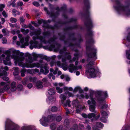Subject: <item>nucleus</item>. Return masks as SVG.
Returning a JSON list of instances; mask_svg holds the SVG:
<instances>
[{
    "instance_id": "nucleus-37",
    "label": "nucleus",
    "mask_w": 130,
    "mask_h": 130,
    "mask_svg": "<svg viewBox=\"0 0 130 130\" xmlns=\"http://www.w3.org/2000/svg\"><path fill=\"white\" fill-rule=\"evenodd\" d=\"M56 126V125L55 124L52 123L51 124L50 127L51 129L53 130H54Z\"/></svg>"
},
{
    "instance_id": "nucleus-7",
    "label": "nucleus",
    "mask_w": 130,
    "mask_h": 130,
    "mask_svg": "<svg viewBox=\"0 0 130 130\" xmlns=\"http://www.w3.org/2000/svg\"><path fill=\"white\" fill-rule=\"evenodd\" d=\"M55 117V115H49L47 117H43L40 120L41 124L43 126H46L47 125V123L52 121Z\"/></svg>"
},
{
    "instance_id": "nucleus-58",
    "label": "nucleus",
    "mask_w": 130,
    "mask_h": 130,
    "mask_svg": "<svg viewBox=\"0 0 130 130\" xmlns=\"http://www.w3.org/2000/svg\"><path fill=\"white\" fill-rule=\"evenodd\" d=\"M108 105L106 104H105L102 107V109H104L108 107Z\"/></svg>"
},
{
    "instance_id": "nucleus-2",
    "label": "nucleus",
    "mask_w": 130,
    "mask_h": 130,
    "mask_svg": "<svg viewBox=\"0 0 130 130\" xmlns=\"http://www.w3.org/2000/svg\"><path fill=\"white\" fill-rule=\"evenodd\" d=\"M41 32V29H39L34 31L30 33V35L31 36L34 35H35L32 38L34 42H33L32 41H31L30 42V44H31V45L30 46V48L31 49H32L33 48H36L37 47V45L38 44V43L37 41H35L37 39H39L41 42H43L45 43H46V42L45 41V37L48 35V32H43V35L44 36V37H43L41 36L39 37V35H40Z\"/></svg>"
},
{
    "instance_id": "nucleus-22",
    "label": "nucleus",
    "mask_w": 130,
    "mask_h": 130,
    "mask_svg": "<svg viewBox=\"0 0 130 130\" xmlns=\"http://www.w3.org/2000/svg\"><path fill=\"white\" fill-rule=\"evenodd\" d=\"M48 91V93L50 95V96H52V95H53L55 93V92L53 89H49Z\"/></svg>"
},
{
    "instance_id": "nucleus-59",
    "label": "nucleus",
    "mask_w": 130,
    "mask_h": 130,
    "mask_svg": "<svg viewBox=\"0 0 130 130\" xmlns=\"http://www.w3.org/2000/svg\"><path fill=\"white\" fill-rule=\"evenodd\" d=\"M42 80L43 82L46 83L47 82V79L46 78H44L42 79Z\"/></svg>"
},
{
    "instance_id": "nucleus-42",
    "label": "nucleus",
    "mask_w": 130,
    "mask_h": 130,
    "mask_svg": "<svg viewBox=\"0 0 130 130\" xmlns=\"http://www.w3.org/2000/svg\"><path fill=\"white\" fill-rule=\"evenodd\" d=\"M44 10L48 14H49L51 17H52L53 15L52 13H50L48 10H47V8L46 7H44Z\"/></svg>"
},
{
    "instance_id": "nucleus-28",
    "label": "nucleus",
    "mask_w": 130,
    "mask_h": 130,
    "mask_svg": "<svg viewBox=\"0 0 130 130\" xmlns=\"http://www.w3.org/2000/svg\"><path fill=\"white\" fill-rule=\"evenodd\" d=\"M71 102L69 100H67L66 101V103H64L63 104L64 106L65 107H66L67 106H68L69 107H71V105L70 104Z\"/></svg>"
},
{
    "instance_id": "nucleus-55",
    "label": "nucleus",
    "mask_w": 130,
    "mask_h": 130,
    "mask_svg": "<svg viewBox=\"0 0 130 130\" xmlns=\"http://www.w3.org/2000/svg\"><path fill=\"white\" fill-rule=\"evenodd\" d=\"M66 94H68L69 97H73V95L72 93L69 92H67Z\"/></svg>"
},
{
    "instance_id": "nucleus-38",
    "label": "nucleus",
    "mask_w": 130,
    "mask_h": 130,
    "mask_svg": "<svg viewBox=\"0 0 130 130\" xmlns=\"http://www.w3.org/2000/svg\"><path fill=\"white\" fill-rule=\"evenodd\" d=\"M69 124V120L68 119H65L64 122V125L67 126Z\"/></svg>"
},
{
    "instance_id": "nucleus-16",
    "label": "nucleus",
    "mask_w": 130,
    "mask_h": 130,
    "mask_svg": "<svg viewBox=\"0 0 130 130\" xmlns=\"http://www.w3.org/2000/svg\"><path fill=\"white\" fill-rule=\"evenodd\" d=\"M56 101V98L53 96H50L48 97V100H47L48 103H53Z\"/></svg>"
},
{
    "instance_id": "nucleus-19",
    "label": "nucleus",
    "mask_w": 130,
    "mask_h": 130,
    "mask_svg": "<svg viewBox=\"0 0 130 130\" xmlns=\"http://www.w3.org/2000/svg\"><path fill=\"white\" fill-rule=\"evenodd\" d=\"M17 89V87L16 86L15 82H12L11 85L10 90L12 91H14L16 90Z\"/></svg>"
},
{
    "instance_id": "nucleus-32",
    "label": "nucleus",
    "mask_w": 130,
    "mask_h": 130,
    "mask_svg": "<svg viewBox=\"0 0 130 130\" xmlns=\"http://www.w3.org/2000/svg\"><path fill=\"white\" fill-rule=\"evenodd\" d=\"M66 9V5H64L63 7H62L60 9L59 8H57L56 10H57V11L58 12L57 14L58 13V12H59L60 11H62L63 10H64Z\"/></svg>"
},
{
    "instance_id": "nucleus-1",
    "label": "nucleus",
    "mask_w": 130,
    "mask_h": 130,
    "mask_svg": "<svg viewBox=\"0 0 130 130\" xmlns=\"http://www.w3.org/2000/svg\"><path fill=\"white\" fill-rule=\"evenodd\" d=\"M24 55L23 53H20L18 54H12L11 57L14 60L15 65L18 64L19 66H21L23 68H32L36 67L38 68L40 67L39 63H32L34 61V60L31 55L29 54H27L26 56L28 58L26 59V63H23V61L25 59Z\"/></svg>"
},
{
    "instance_id": "nucleus-50",
    "label": "nucleus",
    "mask_w": 130,
    "mask_h": 130,
    "mask_svg": "<svg viewBox=\"0 0 130 130\" xmlns=\"http://www.w3.org/2000/svg\"><path fill=\"white\" fill-rule=\"evenodd\" d=\"M2 43L3 44H5L6 43L7 40L6 39L4 38H3L2 39Z\"/></svg>"
},
{
    "instance_id": "nucleus-26",
    "label": "nucleus",
    "mask_w": 130,
    "mask_h": 130,
    "mask_svg": "<svg viewBox=\"0 0 130 130\" xmlns=\"http://www.w3.org/2000/svg\"><path fill=\"white\" fill-rule=\"evenodd\" d=\"M83 109V107L81 105H79L76 108V112L77 113L80 112V111Z\"/></svg>"
},
{
    "instance_id": "nucleus-52",
    "label": "nucleus",
    "mask_w": 130,
    "mask_h": 130,
    "mask_svg": "<svg viewBox=\"0 0 130 130\" xmlns=\"http://www.w3.org/2000/svg\"><path fill=\"white\" fill-rule=\"evenodd\" d=\"M23 3L21 1H19L18 2L17 5L18 6H21L23 5Z\"/></svg>"
},
{
    "instance_id": "nucleus-43",
    "label": "nucleus",
    "mask_w": 130,
    "mask_h": 130,
    "mask_svg": "<svg viewBox=\"0 0 130 130\" xmlns=\"http://www.w3.org/2000/svg\"><path fill=\"white\" fill-rule=\"evenodd\" d=\"M5 6L4 4H0V11H3V8H4Z\"/></svg>"
},
{
    "instance_id": "nucleus-49",
    "label": "nucleus",
    "mask_w": 130,
    "mask_h": 130,
    "mask_svg": "<svg viewBox=\"0 0 130 130\" xmlns=\"http://www.w3.org/2000/svg\"><path fill=\"white\" fill-rule=\"evenodd\" d=\"M2 78L3 80L5 81H7L9 79L8 77L6 76H4L2 77Z\"/></svg>"
},
{
    "instance_id": "nucleus-47",
    "label": "nucleus",
    "mask_w": 130,
    "mask_h": 130,
    "mask_svg": "<svg viewBox=\"0 0 130 130\" xmlns=\"http://www.w3.org/2000/svg\"><path fill=\"white\" fill-rule=\"evenodd\" d=\"M2 14L3 15L5 18H7L8 16L7 14L5 11H3Z\"/></svg>"
},
{
    "instance_id": "nucleus-53",
    "label": "nucleus",
    "mask_w": 130,
    "mask_h": 130,
    "mask_svg": "<svg viewBox=\"0 0 130 130\" xmlns=\"http://www.w3.org/2000/svg\"><path fill=\"white\" fill-rule=\"evenodd\" d=\"M32 85L31 83L28 84L27 85V87L29 89H30L32 87Z\"/></svg>"
},
{
    "instance_id": "nucleus-57",
    "label": "nucleus",
    "mask_w": 130,
    "mask_h": 130,
    "mask_svg": "<svg viewBox=\"0 0 130 130\" xmlns=\"http://www.w3.org/2000/svg\"><path fill=\"white\" fill-rule=\"evenodd\" d=\"M57 130H62V126L61 125L58 126L57 128Z\"/></svg>"
},
{
    "instance_id": "nucleus-63",
    "label": "nucleus",
    "mask_w": 130,
    "mask_h": 130,
    "mask_svg": "<svg viewBox=\"0 0 130 130\" xmlns=\"http://www.w3.org/2000/svg\"><path fill=\"white\" fill-rule=\"evenodd\" d=\"M54 39L53 38H51L48 41V42L49 43H51L52 42H53L54 41Z\"/></svg>"
},
{
    "instance_id": "nucleus-15",
    "label": "nucleus",
    "mask_w": 130,
    "mask_h": 130,
    "mask_svg": "<svg viewBox=\"0 0 130 130\" xmlns=\"http://www.w3.org/2000/svg\"><path fill=\"white\" fill-rule=\"evenodd\" d=\"M47 64H45V66L43 67L42 66L40 67L41 68H43L44 69V70L43 69H41L40 70V72L44 74H46L48 73L49 71L48 68L47 67Z\"/></svg>"
},
{
    "instance_id": "nucleus-25",
    "label": "nucleus",
    "mask_w": 130,
    "mask_h": 130,
    "mask_svg": "<svg viewBox=\"0 0 130 130\" xmlns=\"http://www.w3.org/2000/svg\"><path fill=\"white\" fill-rule=\"evenodd\" d=\"M78 91H79L80 92H82L83 91L81 88L79 86L75 87L73 90V92H75Z\"/></svg>"
},
{
    "instance_id": "nucleus-6",
    "label": "nucleus",
    "mask_w": 130,
    "mask_h": 130,
    "mask_svg": "<svg viewBox=\"0 0 130 130\" xmlns=\"http://www.w3.org/2000/svg\"><path fill=\"white\" fill-rule=\"evenodd\" d=\"M18 37L19 38L20 42L18 41L16 43L17 44L20 46L22 48H25V46H27L28 45V41L29 37L27 36L25 38L24 40V38L22 37V34H19L18 35Z\"/></svg>"
},
{
    "instance_id": "nucleus-5",
    "label": "nucleus",
    "mask_w": 130,
    "mask_h": 130,
    "mask_svg": "<svg viewBox=\"0 0 130 130\" xmlns=\"http://www.w3.org/2000/svg\"><path fill=\"white\" fill-rule=\"evenodd\" d=\"M94 64V61H91L86 66V73L90 77H95L98 72L92 66Z\"/></svg>"
},
{
    "instance_id": "nucleus-39",
    "label": "nucleus",
    "mask_w": 130,
    "mask_h": 130,
    "mask_svg": "<svg viewBox=\"0 0 130 130\" xmlns=\"http://www.w3.org/2000/svg\"><path fill=\"white\" fill-rule=\"evenodd\" d=\"M62 119V117L61 116H57L56 118V121L58 122H59L61 121Z\"/></svg>"
},
{
    "instance_id": "nucleus-17",
    "label": "nucleus",
    "mask_w": 130,
    "mask_h": 130,
    "mask_svg": "<svg viewBox=\"0 0 130 130\" xmlns=\"http://www.w3.org/2000/svg\"><path fill=\"white\" fill-rule=\"evenodd\" d=\"M10 81H8L7 82V84H6L5 83V85H3L4 86L2 89V91H3L4 90H8L10 89V87L9 85L10 84Z\"/></svg>"
},
{
    "instance_id": "nucleus-51",
    "label": "nucleus",
    "mask_w": 130,
    "mask_h": 130,
    "mask_svg": "<svg viewBox=\"0 0 130 130\" xmlns=\"http://www.w3.org/2000/svg\"><path fill=\"white\" fill-rule=\"evenodd\" d=\"M2 31L4 34V35H6L7 34V31H6V29H2Z\"/></svg>"
},
{
    "instance_id": "nucleus-34",
    "label": "nucleus",
    "mask_w": 130,
    "mask_h": 130,
    "mask_svg": "<svg viewBox=\"0 0 130 130\" xmlns=\"http://www.w3.org/2000/svg\"><path fill=\"white\" fill-rule=\"evenodd\" d=\"M6 75L7 72L4 70H3L1 72H0V76H6Z\"/></svg>"
},
{
    "instance_id": "nucleus-8",
    "label": "nucleus",
    "mask_w": 130,
    "mask_h": 130,
    "mask_svg": "<svg viewBox=\"0 0 130 130\" xmlns=\"http://www.w3.org/2000/svg\"><path fill=\"white\" fill-rule=\"evenodd\" d=\"M5 130H18V126L16 125H12V122L9 120H7L5 124Z\"/></svg>"
},
{
    "instance_id": "nucleus-10",
    "label": "nucleus",
    "mask_w": 130,
    "mask_h": 130,
    "mask_svg": "<svg viewBox=\"0 0 130 130\" xmlns=\"http://www.w3.org/2000/svg\"><path fill=\"white\" fill-rule=\"evenodd\" d=\"M86 48L87 51L90 50L91 52L89 54V57L90 58H94L95 59H96V50L95 48L91 49L90 47H88L87 45Z\"/></svg>"
},
{
    "instance_id": "nucleus-23",
    "label": "nucleus",
    "mask_w": 130,
    "mask_h": 130,
    "mask_svg": "<svg viewBox=\"0 0 130 130\" xmlns=\"http://www.w3.org/2000/svg\"><path fill=\"white\" fill-rule=\"evenodd\" d=\"M9 24L10 27H11L13 28H19L20 27V26L16 24H12L10 23Z\"/></svg>"
},
{
    "instance_id": "nucleus-61",
    "label": "nucleus",
    "mask_w": 130,
    "mask_h": 130,
    "mask_svg": "<svg viewBox=\"0 0 130 130\" xmlns=\"http://www.w3.org/2000/svg\"><path fill=\"white\" fill-rule=\"evenodd\" d=\"M82 116L85 118H88V115H87L85 114H82Z\"/></svg>"
},
{
    "instance_id": "nucleus-20",
    "label": "nucleus",
    "mask_w": 130,
    "mask_h": 130,
    "mask_svg": "<svg viewBox=\"0 0 130 130\" xmlns=\"http://www.w3.org/2000/svg\"><path fill=\"white\" fill-rule=\"evenodd\" d=\"M60 98L61 99V103L62 104H63L64 101L67 98L65 94H61L60 95Z\"/></svg>"
},
{
    "instance_id": "nucleus-31",
    "label": "nucleus",
    "mask_w": 130,
    "mask_h": 130,
    "mask_svg": "<svg viewBox=\"0 0 130 130\" xmlns=\"http://www.w3.org/2000/svg\"><path fill=\"white\" fill-rule=\"evenodd\" d=\"M126 56L128 59L130 60V50L126 51Z\"/></svg>"
},
{
    "instance_id": "nucleus-12",
    "label": "nucleus",
    "mask_w": 130,
    "mask_h": 130,
    "mask_svg": "<svg viewBox=\"0 0 130 130\" xmlns=\"http://www.w3.org/2000/svg\"><path fill=\"white\" fill-rule=\"evenodd\" d=\"M82 68V66L81 65H80L78 67H77L74 66L73 64H70L69 67V70L70 72L72 73L73 71L77 70L79 69H81Z\"/></svg>"
},
{
    "instance_id": "nucleus-27",
    "label": "nucleus",
    "mask_w": 130,
    "mask_h": 130,
    "mask_svg": "<svg viewBox=\"0 0 130 130\" xmlns=\"http://www.w3.org/2000/svg\"><path fill=\"white\" fill-rule=\"evenodd\" d=\"M16 1V0H14L13 1H11L8 3V6L9 7L11 5H12L13 7H14L15 6V4L14 3Z\"/></svg>"
},
{
    "instance_id": "nucleus-41",
    "label": "nucleus",
    "mask_w": 130,
    "mask_h": 130,
    "mask_svg": "<svg viewBox=\"0 0 130 130\" xmlns=\"http://www.w3.org/2000/svg\"><path fill=\"white\" fill-rule=\"evenodd\" d=\"M48 77L50 78H51L53 79H55V76L53 75L52 73H50L48 76Z\"/></svg>"
},
{
    "instance_id": "nucleus-29",
    "label": "nucleus",
    "mask_w": 130,
    "mask_h": 130,
    "mask_svg": "<svg viewBox=\"0 0 130 130\" xmlns=\"http://www.w3.org/2000/svg\"><path fill=\"white\" fill-rule=\"evenodd\" d=\"M26 69H22L21 71V76H25V73L26 71Z\"/></svg>"
},
{
    "instance_id": "nucleus-56",
    "label": "nucleus",
    "mask_w": 130,
    "mask_h": 130,
    "mask_svg": "<svg viewBox=\"0 0 130 130\" xmlns=\"http://www.w3.org/2000/svg\"><path fill=\"white\" fill-rule=\"evenodd\" d=\"M85 130H91V127L89 125H87Z\"/></svg>"
},
{
    "instance_id": "nucleus-48",
    "label": "nucleus",
    "mask_w": 130,
    "mask_h": 130,
    "mask_svg": "<svg viewBox=\"0 0 130 130\" xmlns=\"http://www.w3.org/2000/svg\"><path fill=\"white\" fill-rule=\"evenodd\" d=\"M32 4L34 6L37 7L39 5L38 3L36 2H33L32 3Z\"/></svg>"
},
{
    "instance_id": "nucleus-21",
    "label": "nucleus",
    "mask_w": 130,
    "mask_h": 130,
    "mask_svg": "<svg viewBox=\"0 0 130 130\" xmlns=\"http://www.w3.org/2000/svg\"><path fill=\"white\" fill-rule=\"evenodd\" d=\"M74 57L72 60H70L69 61L70 62H71L72 61H74L75 60L77 59L78 58V53H76L74 54Z\"/></svg>"
},
{
    "instance_id": "nucleus-9",
    "label": "nucleus",
    "mask_w": 130,
    "mask_h": 130,
    "mask_svg": "<svg viewBox=\"0 0 130 130\" xmlns=\"http://www.w3.org/2000/svg\"><path fill=\"white\" fill-rule=\"evenodd\" d=\"M91 101L88 100V103L90 105L89 109L92 112H94L96 106V102L94 99L92 98H90Z\"/></svg>"
},
{
    "instance_id": "nucleus-40",
    "label": "nucleus",
    "mask_w": 130,
    "mask_h": 130,
    "mask_svg": "<svg viewBox=\"0 0 130 130\" xmlns=\"http://www.w3.org/2000/svg\"><path fill=\"white\" fill-rule=\"evenodd\" d=\"M96 126L99 127H101L103 126L102 124L100 122L97 123Z\"/></svg>"
},
{
    "instance_id": "nucleus-13",
    "label": "nucleus",
    "mask_w": 130,
    "mask_h": 130,
    "mask_svg": "<svg viewBox=\"0 0 130 130\" xmlns=\"http://www.w3.org/2000/svg\"><path fill=\"white\" fill-rule=\"evenodd\" d=\"M54 85L56 86V89L57 92L59 93H61L62 92V90L61 88H60L59 87H61L63 85V84L62 83H60L59 84L55 83Z\"/></svg>"
},
{
    "instance_id": "nucleus-3",
    "label": "nucleus",
    "mask_w": 130,
    "mask_h": 130,
    "mask_svg": "<svg viewBox=\"0 0 130 130\" xmlns=\"http://www.w3.org/2000/svg\"><path fill=\"white\" fill-rule=\"evenodd\" d=\"M116 5L114 7L119 13L127 16L130 15V10L128 6L122 5L118 0H116Z\"/></svg>"
},
{
    "instance_id": "nucleus-64",
    "label": "nucleus",
    "mask_w": 130,
    "mask_h": 130,
    "mask_svg": "<svg viewBox=\"0 0 130 130\" xmlns=\"http://www.w3.org/2000/svg\"><path fill=\"white\" fill-rule=\"evenodd\" d=\"M32 54L33 56L35 58H37L38 56V55L35 53H33Z\"/></svg>"
},
{
    "instance_id": "nucleus-62",
    "label": "nucleus",
    "mask_w": 130,
    "mask_h": 130,
    "mask_svg": "<svg viewBox=\"0 0 130 130\" xmlns=\"http://www.w3.org/2000/svg\"><path fill=\"white\" fill-rule=\"evenodd\" d=\"M11 33L13 35H14L16 34L15 29H14L11 31Z\"/></svg>"
},
{
    "instance_id": "nucleus-24",
    "label": "nucleus",
    "mask_w": 130,
    "mask_h": 130,
    "mask_svg": "<svg viewBox=\"0 0 130 130\" xmlns=\"http://www.w3.org/2000/svg\"><path fill=\"white\" fill-rule=\"evenodd\" d=\"M29 79L30 82L33 83L35 82L37 80V78L34 77L30 76L29 77Z\"/></svg>"
},
{
    "instance_id": "nucleus-30",
    "label": "nucleus",
    "mask_w": 130,
    "mask_h": 130,
    "mask_svg": "<svg viewBox=\"0 0 130 130\" xmlns=\"http://www.w3.org/2000/svg\"><path fill=\"white\" fill-rule=\"evenodd\" d=\"M55 64L59 67H62L64 66L63 64L61 63V62L59 61L56 62L55 63Z\"/></svg>"
},
{
    "instance_id": "nucleus-46",
    "label": "nucleus",
    "mask_w": 130,
    "mask_h": 130,
    "mask_svg": "<svg viewBox=\"0 0 130 130\" xmlns=\"http://www.w3.org/2000/svg\"><path fill=\"white\" fill-rule=\"evenodd\" d=\"M27 71L28 73H29L31 74H32L34 72V70L28 69L27 70Z\"/></svg>"
},
{
    "instance_id": "nucleus-11",
    "label": "nucleus",
    "mask_w": 130,
    "mask_h": 130,
    "mask_svg": "<svg viewBox=\"0 0 130 130\" xmlns=\"http://www.w3.org/2000/svg\"><path fill=\"white\" fill-rule=\"evenodd\" d=\"M96 94L99 96V97L98 98V100L99 102L100 103L104 102V98H101V95H103L105 97H106L107 96V93L106 91H98L97 92Z\"/></svg>"
},
{
    "instance_id": "nucleus-14",
    "label": "nucleus",
    "mask_w": 130,
    "mask_h": 130,
    "mask_svg": "<svg viewBox=\"0 0 130 130\" xmlns=\"http://www.w3.org/2000/svg\"><path fill=\"white\" fill-rule=\"evenodd\" d=\"M101 115L102 116V117L101 119V121L104 123L106 122V121L105 119V117H106L107 116L108 114L106 112L103 110L101 111Z\"/></svg>"
},
{
    "instance_id": "nucleus-4",
    "label": "nucleus",
    "mask_w": 130,
    "mask_h": 130,
    "mask_svg": "<svg viewBox=\"0 0 130 130\" xmlns=\"http://www.w3.org/2000/svg\"><path fill=\"white\" fill-rule=\"evenodd\" d=\"M16 52V50L12 48L10 49L7 51L5 52V54L7 55V56L4 59V58L5 57V54H3L1 56H0V62H2V60L4 59L3 63L5 65H11V63L10 61V54L12 53H14Z\"/></svg>"
},
{
    "instance_id": "nucleus-54",
    "label": "nucleus",
    "mask_w": 130,
    "mask_h": 130,
    "mask_svg": "<svg viewBox=\"0 0 130 130\" xmlns=\"http://www.w3.org/2000/svg\"><path fill=\"white\" fill-rule=\"evenodd\" d=\"M20 23L23 22L25 21V19L23 18V17H20Z\"/></svg>"
},
{
    "instance_id": "nucleus-60",
    "label": "nucleus",
    "mask_w": 130,
    "mask_h": 130,
    "mask_svg": "<svg viewBox=\"0 0 130 130\" xmlns=\"http://www.w3.org/2000/svg\"><path fill=\"white\" fill-rule=\"evenodd\" d=\"M87 26L90 28L92 26V23L91 22H89Z\"/></svg>"
},
{
    "instance_id": "nucleus-35",
    "label": "nucleus",
    "mask_w": 130,
    "mask_h": 130,
    "mask_svg": "<svg viewBox=\"0 0 130 130\" xmlns=\"http://www.w3.org/2000/svg\"><path fill=\"white\" fill-rule=\"evenodd\" d=\"M58 110V109L57 107L55 106L52 107L51 108V111L53 112L56 111Z\"/></svg>"
},
{
    "instance_id": "nucleus-45",
    "label": "nucleus",
    "mask_w": 130,
    "mask_h": 130,
    "mask_svg": "<svg viewBox=\"0 0 130 130\" xmlns=\"http://www.w3.org/2000/svg\"><path fill=\"white\" fill-rule=\"evenodd\" d=\"M30 127L28 126H27L26 125H25L22 127V130H25L26 129H29L30 128Z\"/></svg>"
},
{
    "instance_id": "nucleus-44",
    "label": "nucleus",
    "mask_w": 130,
    "mask_h": 130,
    "mask_svg": "<svg viewBox=\"0 0 130 130\" xmlns=\"http://www.w3.org/2000/svg\"><path fill=\"white\" fill-rule=\"evenodd\" d=\"M23 88V86L21 85H19L18 86V89L19 90H22Z\"/></svg>"
},
{
    "instance_id": "nucleus-18",
    "label": "nucleus",
    "mask_w": 130,
    "mask_h": 130,
    "mask_svg": "<svg viewBox=\"0 0 130 130\" xmlns=\"http://www.w3.org/2000/svg\"><path fill=\"white\" fill-rule=\"evenodd\" d=\"M36 87L37 89H41L43 87L42 83L40 81H38L36 84Z\"/></svg>"
},
{
    "instance_id": "nucleus-36",
    "label": "nucleus",
    "mask_w": 130,
    "mask_h": 130,
    "mask_svg": "<svg viewBox=\"0 0 130 130\" xmlns=\"http://www.w3.org/2000/svg\"><path fill=\"white\" fill-rule=\"evenodd\" d=\"M95 116V115L93 113H90L88 114V118H91L92 117H94Z\"/></svg>"
},
{
    "instance_id": "nucleus-33",
    "label": "nucleus",
    "mask_w": 130,
    "mask_h": 130,
    "mask_svg": "<svg viewBox=\"0 0 130 130\" xmlns=\"http://www.w3.org/2000/svg\"><path fill=\"white\" fill-rule=\"evenodd\" d=\"M10 20L11 22L12 23H15L17 22V19L11 17L10 19Z\"/></svg>"
}]
</instances>
